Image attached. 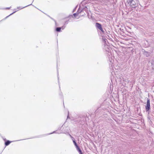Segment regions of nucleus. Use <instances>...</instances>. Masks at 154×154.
Listing matches in <instances>:
<instances>
[{
  "instance_id": "1",
  "label": "nucleus",
  "mask_w": 154,
  "mask_h": 154,
  "mask_svg": "<svg viewBox=\"0 0 154 154\" xmlns=\"http://www.w3.org/2000/svg\"><path fill=\"white\" fill-rule=\"evenodd\" d=\"M127 3L128 6L135 8L140 5L138 0H127Z\"/></svg>"
},
{
  "instance_id": "2",
  "label": "nucleus",
  "mask_w": 154,
  "mask_h": 154,
  "mask_svg": "<svg viewBox=\"0 0 154 154\" xmlns=\"http://www.w3.org/2000/svg\"><path fill=\"white\" fill-rule=\"evenodd\" d=\"M54 133H56V134H62V133L66 134V133L65 132H63V131L62 132V131H54L52 133H50L49 134H43V135H40L38 136H35V137H33L32 138H36L41 137H44V136H46L47 135L51 134H54Z\"/></svg>"
},
{
  "instance_id": "3",
  "label": "nucleus",
  "mask_w": 154,
  "mask_h": 154,
  "mask_svg": "<svg viewBox=\"0 0 154 154\" xmlns=\"http://www.w3.org/2000/svg\"><path fill=\"white\" fill-rule=\"evenodd\" d=\"M150 101L149 99L147 98L146 105L145 106V110L146 112H147L148 114H149L150 112Z\"/></svg>"
},
{
  "instance_id": "4",
  "label": "nucleus",
  "mask_w": 154,
  "mask_h": 154,
  "mask_svg": "<svg viewBox=\"0 0 154 154\" xmlns=\"http://www.w3.org/2000/svg\"><path fill=\"white\" fill-rule=\"evenodd\" d=\"M115 0H103V4L107 5L108 7L111 5L115 2Z\"/></svg>"
},
{
  "instance_id": "5",
  "label": "nucleus",
  "mask_w": 154,
  "mask_h": 154,
  "mask_svg": "<svg viewBox=\"0 0 154 154\" xmlns=\"http://www.w3.org/2000/svg\"><path fill=\"white\" fill-rule=\"evenodd\" d=\"M103 42L104 43V45L106 46V48L109 50V46L108 44H109L107 40L105 37H103L102 38Z\"/></svg>"
},
{
  "instance_id": "6",
  "label": "nucleus",
  "mask_w": 154,
  "mask_h": 154,
  "mask_svg": "<svg viewBox=\"0 0 154 154\" xmlns=\"http://www.w3.org/2000/svg\"><path fill=\"white\" fill-rule=\"evenodd\" d=\"M141 51L143 54L146 57H148L150 56V53L145 51L144 49H142Z\"/></svg>"
},
{
  "instance_id": "7",
  "label": "nucleus",
  "mask_w": 154,
  "mask_h": 154,
  "mask_svg": "<svg viewBox=\"0 0 154 154\" xmlns=\"http://www.w3.org/2000/svg\"><path fill=\"white\" fill-rule=\"evenodd\" d=\"M95 26L96 27L98 30L102 27V25L98 22H96L95 23Z\"/></svg>"
},
{
  "instance_id": "8",
  "label": "nucleus",
  "mask_w": 154,
  "mask_h": 154,
  "mask_svg": "<svg viewBox=\"0 0 154 154\" xmlns=\"http://www.w3.org/2000/svg\"><path fill=\"white\" fill-rule=\"evenodd\" d=\"M149 65L152 66L153 69H154V61L152 60L149 61Z\"/></svg>"
},
{
  "instance_id": "9",
  "label": "nucleus",
  "mask_w": 154,
  "mask_h": 154,
  "mask_svg": "<svg viewBox=\"0 0 154 154\" xmlns=\"http://www.w3.org/2000/svg\"><path fill=\"white\" fill-rule=\"evenodd\" d=\"M12 141H10L9 140H7L5 142V146L9 145L10 143H11Z\"/></svg>"
},
{
  "instance_id": "10",
  "label": "nucleus",
  "mask_w": 154,
  "mask_h": 154,
  "mask_svg": "<svg viewBox=\"0 0 154 154\" xmlns=\"http://www.w3.org/2000/svg\"><path fill=\"white\" fill-rule=\"evenodd\" d=\"M76 148L77 150L78 151L79 154H83L81 149L80 148L79 146Z\"/></svg>"
},
{
  "instance_id": "11",
  "label": "nucleus",
  "mask_w": 154,
  "mask_h": 154,
  "mask_svg": "<svg viewBox=\"0 0 154 154\" xmlns=\"http://www.w3.org/2000/svg\"><path fill=\"white\" fill-rule=\"evenodd\" d=\"M98 30L100 31L102 34H105V29H103L102 28V27H101Z\"/></svg>"
},
{
  "instance_id": "12",
  "label": "nucleus",
  "mask_w": 154,
  "mask_h": 154,
  "mask_svg": "<svg viewBox=\"0 0 154 154\" xmlns=\"http://www.w3.org/2000/svg\"><path fill=\"white\" fill-rule=\"evenodd\" d=\"M32 5V4H30V5H27V6H25L24 7H17V9H23V8H26V7H28V6H29L31 5ZM18 10H18L17 11H18Z\"/></svg>"
},
{
  "instance_id": "13",
  "label": "nucleus",
  "mask_w": 154,
  "mask_h": 154,
  "mask_svg": "<svg viewBox=\"0 0 154 154\" xmlns=\"http://www.w3.org/2000/svg\"><path fill=\"white\" fill-rule=\"evenodd\" d=\"M83 120H82L83 121H81V122L80 123V124H83L84 123H85V122L86 121V119L85 116L82 117V118Z\"/></svg>"
},
{
  "instance_id": "14",
  "label": "nucleus",
  "mask_w": 154,
  "mask_h": 154,
  "mask_svg": "<svg viewBox=\"0 0 154 154\" xmlns=\"http://www.w3.org/2000/svg\"><path fill=\"white\" fill-rule=\"evenodd\" d=\"M56 31L58 32H60L61 31V28L60 27H57L56 28Z\"/></svg>"
},
{
  "instance_id": "15",
  "label": "nucleus",
  "mask_w": 154,
  "mask_h": 154,
  "mask_svg": "<svg viewBox=\"0 0 154 154\" xmlns=\"http://www.w3.org/2000/svg\"><path fill=\"white\" fill-rule=\"evenodd\" d=\"M16 12V11H15L13 12L11 14H10L8 16H7L6 17H5L2 20V21L3 20H5L9 16H11V15H12V14H13L14 13H15Z\"/></svg>"
},
{
  "instance_id": "16",
  "label": "nucleus",
  "mask_w": 154,
  "mask_h": 154,
  "mask_svg": "<svg viewBox=\"0 0 154 154\" xmlns=\"http://www.w3.org/2000/svg\"><path fill=\"white\" fill-rule=\"evenodd\" d=\"M73 142L75 148H76L77 147L79 146L78 145L77 143H76V142L75 140H74L73 141Z\"/></svg>"
},
{
  "instance_id": "17",
  "label": "nucleus",
  "mask_w": 154,
  "mask_h": 154,
  "mask_svg": "<svg viewBox=\"0 0 154 154\" xmlns=\"http://www.w3.org/2000/svg\"><path fill=\"white\" fill-rule=\"evenodd\" d=\"M109 87L110 88V90L111 91L113 89V85L112 84H111V83H110V85L109 84Z\"/></svg>"
},
{
  "instance_id": "18",
  "label": "nucleus",
  "mask_w": 154,
  "mask_h": 154,
  "mask_svg": "<svg viewBox=\"0 0 154 154\" xmlns=\"http://www.w3.org/2000/svg\"><path fill=\"white\" fill-rule=\"evenodd\" d=\"M111 35H107L106 37L107 38L109 39V40H111L112 39V38H111Z\"/></svg>"
},
{
  "instance_id": "19",
  "label": "nucleus",
  "mask_w": 154,
  "mask_h": 154,
  "mask_svg": "<svg viewBox=\"0 0 154 154\" xmlns=\"http://www.w3.org/2000/svg\"><path fill=\"white\" fill-rule=\"evenodd\" d=\"M101 108L100 107L98 108V109L95 111V113L97 114V113L98 112V111L100 110Z\"/></svg>"
},
{
  "instance_id": "20",
  "label": "nucleus",
  "mask_w": 154,
  "mask_h": 154,
  "mask_svg": "<svg viewBox=\"0 0 154 154\" xmlns=\"http://www.w3.org/2000/svg\"><path fill=\"white\" fill-rule=\"evenodd\" d=\"M121 78H120V77H119V78H118V77L117 79H116V81H117V80L118 81L121 82Z\"/></svg>"
},
{
  "instance_id": "21",
  "label": "nucleus",
  "mask_w": 154,
  "mask_h": 154,
  "mask_svg": "<svg viewBox=\"0 0 154 154\" xmlns=\"http://www.w3.org/2000/svg\"><path fill=\"white\" fill-rule=\"evenodd\" d=\"M78 14L77 13H74L73 14V15L75 17L77 16V15Z\"/></svg>"
},
{
  "instance_id": "22",
  "label": "nucleus",
  "mask_w": 154,
  "mask_h": 154,
  "mask_svg": "<svg viewBox=\"0 0 154 154\" xmlns=\"http://www.w3.org/2000/svg\"><path fill=\"white\" fill-rule=\"evenodd\" d=\"M109 60L110 61L111 63H112V62L113 61V60L112 58H111V59H110V58H109Z\"/></svg>"
},
{
  "instance_id": "23",
  "label": "nucleus",
  "mask_w": 154,
  "mask_h": 154,
  "mask_svg": "<svg viewBox=\"0 0 154 154\" xmlns=\"http://www.w3.org/2000/svg\"><path fill=\"white\" fill-rule=\"evenodd\" d=\"M48 17H49L51 19H52V20H54V21L55 23L56 24V21L54 19H53L51 17H50L49 16V15H48Z\"/></svg>"
},
{
  "instance_id": "24",
  "label": "nucleus",
  "mask_w": 154,
  "mask_h": 154,
  "mask_svg": "<svg viewBox=\"0 0 154 154\" xmlns=\"http://www.w3.org/2000/svg\"><path fill=\"white\" fill-rule=\"evenodd\" d=\"M63 125H62L60 127L58 128V130H60L62 129V127H63Z\"/></svg>"
},
{
  "instance_id": "25",
  "label": "nucleus",
  "mask_w": 154,
  "mask_h": 154,
  "mask_svg": "<svg viewBox=\"0 0 154 154\" xmlns=\"http://www.w3.org/2000/svg\"><path fill=\"white\" fill-rule=\"evenodd\" d=\"M71 139L72 140V141H73L74 140H75V139H74V138L72 136L71 137Z\"/></svg>"
},
{
  "instance_id": "26",
  "label": "nucleus",
  "mask_w": 154,
  "mask_h": 154,
  "mask_svg": "<svg viewBox=\"0 0 154 154\" xmlns=\"http://www.w3.org/2000/svg\"><path fill=\"white\" fill-rule=\"evenodd\" d=\"M65 26H63L61 27H60V28H61V29H64V28H65Z\"/></svg>"
},
{
  "instance_id": "27",
  "label": "nucleus",
  "mask_w": 154,
  "mask_h": 154,
  "mask_svg": "<svg viewBox=\"0 0 154 154\" xmlns=\"http://www.w3.org/2000/svg\"><path fill=\"white\" fill-rule=\"evenodd\" d=\"M11 8V7H7L5 8V9H9Z\"/></svg>"
},
{
  "instance_id": "28",
  "label": "nucleus",
  "mask_w": 154,
  "mask_h": 154,
  "mask_svg": "<svg viewBox=\"0 0 154 154\" xmlns=\"http://www.w3.org/2000/svg\"><path fill=\"white\" fill-rule=\"evenodd\" d=\"M2 138H3V140H4V141H5H5L7 140H6V138H4L3 137H2Z\"/></svg>"
},
{
  "instance_id": "29",
  "label": "nucleus",
  "mask_w": 154,
  "mask_h": 154,
  "mask_svg": "<svg viewBox=\"0 0 154 154\" xmlns=\"http://www.w3.org/2000/svg\"><path fill=\"white\" fill-rule=\"evenodd\" d=\"M78 122H80L81 120H80L78 119L77 120H76Z\"/></svg>"
},
{
  "instance_id": "30",
  "label": "nucleus",
  "mask_w": 154,
  "mask_h": 154,
  "mask_svg": "<svg viewBox=\"0 0 154 154\" xmlns=\"http://www.w3.org/2000/svg\"><path fill=\"white\" fill-rule=\"evenodd\" d=\"M69 135L70 136V137H71L72 136L70 134H69Z\"/></svg>"
},
{
  "instance_id": "31",
  "label": "nucleus",
  "mask_w": 154,
  "mask_h": 154,
  "mask_svg": "<svg viewBox=\"0 0 154 154\" xmlns=\"http://www.w3.org/2000/svg\"><path fill=\"white\" fill-rule=\"evenodd\" d=\"M68 21H67L66 22H65V23H68Z\"/></svg>"
},
{
  "instance_id": "32",
  "label": "nucleus",
  "mask_w": 154,
  "mask_h": 154,
  "mask_svg": "<svg viewBox=\"0 0 154 154\" xmlns=\"http://www.w3.org/2000/svg\"><path fill=\"white\" fill-rule=\"evenodd\" d=\"M75 9H74L73 10V11H75Z\"/></svg>"
},
{
  "instance_id": "33",
  "label": "nucleus",
  "mask_w": 154,
  "mask_h": 154,
  "mask_svg": "<svg viewBox=\"0 0 154 154\" xmlns=\"http://www.w3.org/2000/svg\"><path fill=\"white\" fill-rule=\"evenodd\" d=\"M69 118V116L68 115V116H67V118Z\"/></svg>"
},
{
  "instance_id": "34",
  "label": "nucleus",
  "mask_w": 154,
  "mask_h": 154,
  "mask_svg": "<svg viewBox=\"0 0 154 154\" xmlns=\"http://www.w3.org/2000/svg\"><path fill=\"white\" fill-rule=\"evenodd\" d=\"M57 73H58V71H57Z\"/></svg>"
},
{
  "instance_id": "35",
  "label": "nucleus",
  "mask_w": 154,
  "mask_h": 154,
  "mask_svg": "<svg viewBox=\"0 0 154 154\" xmlns=\"http://www.w3.org/2000/svg\"><path fill=\"white\" fill-rule=\"evenodd\" d=\"M111 82H112V79H111Z\"/></svg>"
},
{
  "instance_id": "36",
  "label": "nucleus",
  "mask_w": 154,
  "mask_h": 154,
  "mask_svg": "<svg viewBox=\"0 0 154 154\" xmlns=\"http://www.w3.org/2000/svg\"><path fill=\"white\" fill-rule=\"evenodd\" d=\"M18 140V141H20V140Z\"/></svg>"
},
{
  "instance_id": "37",
  "label": "nucleus",
  "mask_w": 154,
  "mask_h": 154,
  "mask_svg": "<svg viewBox=\"0 0 154 154\" xmlns=\"http://www.w3.org/2000/svg\"><path fill=\"white\" fill-rule=\"evenodd\" d=\"M1 21H0V22Z\"/></svg>"
}]
</instances>
